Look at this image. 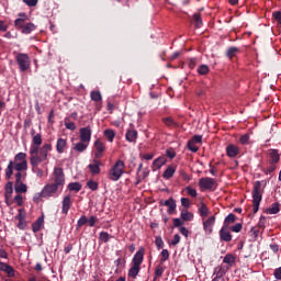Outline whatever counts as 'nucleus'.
Segmentation results:
<instances>
[{
	"label": "nucleus",
	"mask_w": 281,
	"mask_h": 281,
	"mask_svg": "<svg viewBox=\"0 0 281 281\" xmlns=\"http://www.w3.org/2000/svg\"><path fill=\"white\" fill-rule=\"evenodd\" d=\"M53 147L50 143H44L41 136L34 138V143H31L29 154L30 164H45L49 161V153H52Z\"/></svg>",
	"instance_id": "1"
},
{
	"label": "nucleus",
	"mask_w": 281,
	"mask_h": 281,
	"mask_svg": "<svg viewBox=\"0 0 281 281\" xmlns=\"http://www.w3.org/2000/svg\"><path fill=\"white\" fill-rule=\"evenodd\" d=\"M53 181L54 183H48L42 189L38 196H43V199L54 196V194L58 192V188L65 186V171H63V168L55 167L53 172Z\"/></svg>",
	"instance_id": "2"
},
{
	"label": "nucleus",
	"mask_w": 281,
	"mask_h": 281,
	"mask_svg": "<svg viewBox=\"0 0 281 281\" xmlns=\"http://www.w3.org/2000/svg\"><path fill=\"white\" fill-rule=\"evenodd\" d=\"M262 194H265V187H262V181L257 180L252 188V212L257 214L260 210V203L262 202Z\"/></svg>",
	"instance_id": "3"
},
{
	"label": "nucleus",
	"mask_w": 281,
	"mask_h": 281,
	"mask_svg": "<svg viewBox=\"0 0 281 281\" xmlns=\"http://www.w3.org/2000/svg\"><path fill=\"white\" fill-rule=\"evenodd\" d=\"M124 168H126L124 161L120 159L116 160V162L111 167L109 171L110 181H120L124 175Z\"/></svg>",
	"instance_id": "4"
},
{
	"label": "nucleus",
	"mask_w": 281,
	"mask_h": 281,
	"mask_svg": "<svg viewBox=\"0 0 281 281\" xmlns=\"http://www.w3.org/2000/svg\"><path fill=\"white\" fill-rule=\"evenodd\" d=\"M14 170H16V172L27 170V161L14 162L10 160L8 167L5 168V179H12Z\"/></svg>",
	"instance_id": "5"
},
{
	"label": "nucleus",
	"mask_w": 281,
	"mask_h": 281,
	"mask_svg": "<svg viewBox=\"0 0 281 281\" xmlns=\"http://www.w3.org/2000/svg\"><path fill=\"white\" fill-rule=\"evenodd\" d=\"M199 187L202 191L209 190L210 192H214L218 188V183H216L215 179L205 177L199 180Z\"/></svg>",
	"instance_id": "6"
},
{
	"label": "nucleus",
	"mask_w": 281,
	"mask_h": 281,
	"mask_svg": "<svg viewBox=\"0 0 281 281\" xmlns=\"http://www.w3.org/2000/svg\"><path fill=\"white\" fill-rule=\"evenodd\" d=\"M20 71H27L30 69V56L25 53H19L15 56Z\"/></svg>",
	"instance_id": "7"
},
{
	"label": "nucleus",
	"mask_w": 281,
	"mask_h": 281,
	"mask_svg": "<svg viewBox=\"0 0 281 281\" xmlns=\"http://www.w3.org/2000/svg\"><path fill=\"white\" fill-rule=\"evenodd\" d=\"M93 148L95 150L94 159H102V157H104V151L106 150L104 143H102L100 139H97L93 144Z\"/></svg>",
	"instance_id": "8"
},
{
	"label": "nucleus",
	"mask_w": 281,
	"mask_h": 281,
	"mask_svg": "<svg viewBox=\"0 0 281 281\" xmlns=\"http://www.w3.org/2000/svg\"><path fill=\"white\" fill-rule=\"evenodd\" d=\"M79 139L83 144H89V142H91V126L81 127L79 130Z\"/></svg>",
	"instance_id": "9"
},
{
	"label": "nucleus",
	"mask_w": 281,
	"mask_h": 281,
	"mask_svg": "<svg viewBox=\"0 0 281 281\" xmlns=\"http://www.w3.org/2000/svg\"><path fill=\"white\" fill-rule=\"evenodd\" d=\"M214 225H216V216L212 215L203 222L204 232L206 234H212Z\"/></svg>",
	"instance_id": "10"
},
{
	"label": "nucleus",
	"mask_w": 281,
	"mask_h": 281,
	"mask_svg": "<svg viewBox=\"0 0 281 281\" xmlns=\"http://www.w3.org/2000/svg\"><path fill=\"white\" fill-rule=\"evenodd\" d=\"M161 205H165V207H168L167 213L168 214H175L177 211V202L175 201V198H169L165 202H160Z\"/></svg>",
	"instance_id": "11"
},
{
	"label": "nucleus",
	"mask_w": 281,
	"mask_h": 281,
	"mask_svg": "<svg viewBox=\"0 0 281 281\" xmlns=\"http://www.w3.org/2000/svg\"><path fill=\"white\" fill-rule=\"evenodd\" d=\"M144 247H140L137 252L134 255L132 262L136 267H142V262H144Z\"/></svg>",
	"instance_id": "12"
},
{
	"label": "nucleus",
	"mask_w": 281,
	"mask_h": 281,
	"mask_svg": "<svg viewBox=\"0 0 281 281\" xmlns=\"http://www.w3.org/2000/svg\"><path fill=\"white\" fill-rule=\"evenodd\" d=\"M72 204L71 195H66L61 202V214H69V210H71Z\"/></svg>",
	"instance_id": "13"
},
{
	"label": "nucleus",
	"mask_w": 281,
	"mask_h": 281,
	"mask_svg": "<svg viewBox=\"0 0 281 281\" xmlns=\"http://www.w3.org/2000/svg\"><path fill=\"white\" fill-rule=\"evenodd\" d=\"M229 271V267L227 266H221L215 269L213 281H220L221 278H224L225 273Z\"/></svg>",
	"instance_id": "14"
},
{
	"label": "nucleus",
	"mask_w": 281,
	"mask_h": 281,
	"mask_svg": "<svg viewBox=\"0 0 281 281\" xmlns=\"http://www.w3.org/2000/svg\"><path fill=\"white\" fill-rule=\"evenodd\" d=\"M100 166H102V161L98 160L97 158L93 159L92 164L88 165V168L91 175L93 176L100 175L101 172Z\"/></svg>",
	"instance_id": "15"
},
{
	"label": "nucleus",
	"mask_w": 281,
	"mask_h": 281,
	"mask_svg": "<svg viewBox=\"0 0 281 281\" xmlns=\"http://www.w3.org/2000/svg\"><path fill=\"white\" fill-rule=\"evenodd\" d=\"M220 238L224 240V243H232V233H229V228L222 226L220 231Z\"/></svg>",
	"instance_id": "16"
},
{
	"label": "nucleus",
	"mask_w": 281,
	"mask_h": 281,
	"mask_svg": "<svg viewBox=\"0 0 281 281\" xmlns=\"http://www.w3.org/2000/svg\"><path fill=\"white\" fill-rule=\"evenodd\" d=\"M269 164L276 165L280 161V154L278 149H269L268 150Z\"/></svg>",
	"instance_id": "17"
},
{
	"label": "nucleus",
	"mask_w": 281,
	"mask_h": 281,
	"mask_svg": "<svg viewBox=\"0 0 281 281\" xmlns=\"http://www.w3.org/2000/svg\"><path fill=\"white\" fill-rule=\"evenodd\" d=\"M240 154V149L238 148V146L234 145V144H229L226 147V155L227 157L234 158L237 157V155Z\"/></svg>",
	"instance_id": "18"
},
{
	"label": "nucleus",
	"mask_w": 281,
	"mask_h": 281,
	"mask_svg": "<svg viewBox=\"0 0 281 281\" xmlns=\"http://www.w3.org/2000/svg\"><path fill=\"white\" fill-rule=\"evenodd\" d=\"M166 161H167V159L165 156H160V157L156 158L151 165L153 172H155V170H159L162 166H166Z\"/></svg>",
	"instance_id": "19"
},
{
	"label": "nucleus",
	"mask_w": 281,
	"mask_h": 281,
	"mask_svg": "<svg viewBox=\"0 0 281 281\" xmlns=\"http://www.w3.org/2000/svg\"><path fill=\"white\" fill-rule=\"evenodd\" d=\"M0 271L7 273L8 278H14V268L5 262H0Z\"/></svg>",
	"instance_id": "20"
},
{
	"label": "nucleus",
	"mask_w": 281,
	"mask_h": 281,
	"mask_svg": "<svg viewBox=\"0 0 281 281\" xmlns=\"http://www.w3.org/2000/svg\"><path fill=\"white\" fill-rule=\"evenodd\" d=\"M175 172H177L176 166H168L167 169L162 172V178L166 179V181L172 179L175 177Z\"/></svg>",
	"instance_id": "21"
},
{
	"label": "nucleus",
	"mask_w": 281,
	"mask_h": 281,
	"mask_svg": "<svg viewBox=\"0 0 281 281\" xmlns=\"http://www.w3.org/2000/svg\"><path fill=\"white\" fill-rule=\"evenodd\" d=\"M20 16L22 18H18L14 21V25L15 27H18V30H23L25 27V21H27V15L25 13H20Z\"/></svg>",
	"instance_id": "22"
},
{
	"label": "nucleus",
	"mask_w": 281,
	"mask_h": 281,
	"mask_svg": "<svg viewBox=\"0 0 281 281\" xmlns=\"http://www.w3.org/2000/svg\"><path fill=\"white\" fill-rule=\"evenodd\" d=\"M126 142L135 144L137 142V130H127L125 134Z\"/></svg>",
	"instance_id": "23"
},
{
	"label": "nucleus",
	"mask_w": 281,
	"mask_h": 281,
	"mask_svg": "<svg viewBox=\"0 0 281 281\" xmlns=\"http://www.w3.org/2000/svg\"><path fill=\"white\" fill-rule=\"evenodd\" d=\"M198 212H199L201 218H203V220L210 215V209L207 207V204H205V202L200 203Z\"/></svg>",
	"instance_id": "24"
},
{
	"label": "nucleus",
	"mask_w": 281,
	"mask_h": 281,
	"mask_svg": "<svg viewBox=\"0 0 281 281\" xmlns=\"http://www.w3.org/2000/svg\"><path fill=\"white\" fill-rule=\"evenodd\" d=\"M32 166V172H34V175H36V177H38L40 179H42V177H44L45 171H43V169H41L38 166H41V162H31Z\"/></svg>",
	"instance_id": "25"
},
{
	"label": "nucleus",
	"mask_w": 281,
	"mask_h": 281,
	"mask_svg": "<svg viewBox=\"0 0 281 281\" xmlns=\"http://www.w3.org/2000/svg\"><path fill=\"white\" fill-rule=\"evenodd\" d=\"M67 147V139L58 138L56 143V150L59 155L65 153V148Z\"/></svg>",
	"instance_id": "26"
},
{
	"label": "nucleus",
	"mask_w": 281,
	"mask_h": 281,
	"mask_svg": "<svg viewBox=\"0 0 281 281\" xmlns=\"http://www.w3.org/2000/svg\"><path fill=\"white\" fill-rule=\"evenodd\" d=\"M139 271H142V267L135 266L133 263V266L128 270V278H133V280H137V276H139Z\"/></svg>",
	"instance_id": "27"
},
{
	"label": "nucleus",
	"mask_w": 281,
	"mask_h": 281,
	"mask_svg": "<svg viewBox=\"0 0 281 281\" xmlns=\"http://www.w3.org/2000/svg\"><path fill=\"white\" fill-rule=\"evenodd\" d=\"M234 223H236V216L234 215V213H229L224 220L223 227L229 229L232 227L229 225H234Z\"/></svg>",
	"instance_id": "28"
},
{
	"label": "nucleus",
	"mask_w": 281,
	"mask_h": 281,
	"mask_svg": "<svg viewBox=\"0 0 281 281\" xmlns=\"http://www.w3.org/2000/svg\"><path fill=\"white\" fill-rule=\"evenodd\" d=\"M14 191L16 192V194H25V192H27V184L23 182H15Z\"/></svg>",
	"instance_id": "29"
},
{
	"label": "nucleus",
	"mask_w": 281,
	"mask_h": 281,
	"mask_svg": "<svg viewBox=\"0 0 281 281\" xmlns=\"http://www.w3.org/2000/svg\"><path fill=\"white\" fill-rule=\"evenodd\" d=\"M103 137H105L110 144H113V139H115V132L111 128L104 130Z\"/></svg>",
	"instance_id": "30"
},
{
	"label": "nucleus",
	"mask_w": 281,
	"mask_h": 281,
	"mask_svg": "<svg viewBox=\"0 0 281 281\" xmlns=\"http://www.w3.org/2000/svg\"><path fill=\"white\" fill-rule=\"evenodd\" d=\"M87 148H89V143H83L80 140L79 143L75 144L74 150H76V153H85Z\"/></svg>",
	"instance_id": "31"
},
{
	"label": "nucleus",
	"mask_w": 281,
	"mask_h": 281,
	"mask_svg": "<svg viewBox=\"0 0 281 281\" xmlns=\"http://www.w3.org/2000/svg\"><path fill=\"white\" fill-rule=\"evenodd\" d=\"M12 192H14L12 181H9L4 187V199H12Z\"/></svg>",
	"instance_id": "32"
},
{
	"label": "nucleus",
	"mask_w": 281,
	"mask_h": 281,
	"mask_svg": "<svg viewBox=\"0 0 281 281\" xmlns=\"http://www.w3.org/2000/svg\"><path fill=\"white\" fill-rule=\"evenodd\" d=\"M236 54H240V48L236 47V46H231L228 47V49L226 50V57L227 58H234L236 56Z\"/></svg>",
	"instance_id": "33"
},
{
	"label": "nucleus",
	"mask_w": 281,
	"mask_h": 281,
	"mask_svg": "<svg viewBox=\"0 0 281 281\" xmlns=\"http://www.w3.org/2000/svg\"><path fill=\"white\" fill-rule=\"evenodd\" d=\"M223 262H224V265H228L226 267H228V269H229V267H234V265L236 262V257H234V255L228 254L224 257Z\"/></svg>",
	"instance_id": "34"
},
{
	"label": "nucleus",
	"mask_w": 281,
	"mask_h": 281,
	"mask_svg": "<svg viewBox=\"0 0 281 281\" xmlns=\"http://www.w3.org/2000/svg\"><path fill=\"white\" fill-rule=\"evenodd\" d=\"M180 216L184 223H186V221L194 220V214H192L191 212H188V209L182 210L180 213Z\"/></svg>",
	"instance_id": "35"
},
{
	"label": "nucleus",
	"mask_w": 281,
	"mask_h": 281,
	"mask_svg": "<svg viewBox=\"0 0 281 281\" xmlns=\"http://www.w3.org/2000/svg\"><path fill=\"white\" fill-rule=\"evenodd\" d=\"M162 123L169 128H175V126H177V122H175V119H172V116L162 117Z\"/></svg>",
	"instance_id": "36"
},
{
	"label": "nucleus",
	"mask_w": 281,
	"mask_h": 281,
	"mask_svg": "<svg viewBox=\"0 0 281 281\" xmlns=\"http://www.w3.org/2000/svg\"><path fill=\"white\" fill-rule=\"evenodd\" d=\"M43 222L44 218L43 217H38L32 225V229L34 232V234H36V232H41V227H43Z\"/></svg>",
	"instance_id": "37"
},
{
	"label": "nucleus",
	"mask_w": 281,
	"mask_h": 281,
	"mask_svg": "<svg viewBox=\"0 0 281 281\" xmlns=\"http://www.w3.org/2000/svg\"><path fill=\"white\" fill-rule=\"evenodd\" d=\"M280 212V202H274L267 209V214H278Z\"/></svg>",
	"instance_id": "38"
},
{
	"label": "nucleus",
	"mask_w": 281,
	"mask_h": 281,
	"mask_svg": "<svg viewBox=\"0 0 281 281\" xmlns=\"http://www.w3.org/2000/svg\"><path fill=\"white\" fill-rule=\"evenodd\" d=\"M34 30H36V25H34V23H32V22L26 23L24 25V27L22 29V34H32V32H34Z\"/></svg>",
	"instance_id": "39"
},
{
	"label": "nucleus",
	"mask_w": 281,
	"mask_h": 281,
	"mask_svg": "<svg viewBox=\"0 0 281 281\" xmlns=\"http://www.w3.org/2000/svg\"><path fill=\"white\" fill-rule=\"evenodd\" d=\"M68 190H70V192H80V190H82V184H80V182H70L68 184Z\"/></svg>",
	"instance_id": "40"
},
{
	"label": "nucleus",
	"mask_w": 281,
	"mask_h": 281,
	"mask_svg": "<svg viewBox=\"0 0 281 281\" xmlns=\"http://www.w3.org/2000/svg\"><path fill=\"white\" fill-rule=\"evenodd\" d=\"M90 98L93 102H102V93L100 91H91Z\"/></svg>",
	"instance_id": "41"
},
{
	"label": "nucleus",
	"mask_w": 281,
	"mask_h": 281,
	"mask_svg": "<svg viewBox=\"0 0 281 281\" xmlns=\"http://www.w3.org/2000/svg\"><path fill=\"white\" fill-rule=\"evenodd\" d=\"M27 154L25 153H18L14 157V161L13 162H23V161H27Z\"/></svg>",
	"instance_id": "42"
},
{
	"label": "nucleus",
	"mask_w": 281,
	"mask_h": 281,
	"mask_svg": "<svg viewBox=\"0 0 281 281\" xmlns=\"http://www.w3.org/2000/svg\"><path fill=\"white\" fill-rule=\"evenodd\" d=\"M198 74L200 76H207V74H210V67L207 65H201L199 68H198Z\"/></svg>",
	"instance_id": "43"
},
{
	"label": "nucleus",
	"mask_w": 281,
	"mask_h": 281,
	"mask_svg": "<svg viewBox=\"0 0 281 281\" xmlns=\"http://www.w3.org/2000/svg\"><path fill=\"white\" fill-rule=\"evenodd\" d=\"M160 263L164 265V262H166V260H168L170 258V251H168V249H162V251L160 252Z\"/></svg>",
	"instance_id": "44"
},
{
	"label": "nucleus",
	"mask_w": 281,
	"mask_h": 281,
	"mask_svg": "<svg viewBox=\"0 0 281 281\" xmlns=\"http://www.w3.org/2000/svg\"><path fill=\"white\" fill-rule=\"evenodd\" d=\"M25 177H27V173H23L21 171H18L15 173V183H22L23 181H25Z\"/></svg>",
	"instance_id": "45"
},
{
	"label": "nucleus",
	"mask_w": 281,
	"mask_h": 281,
	"mask_svg": "<svg viewBox=\"0 0 281 281\" xmlns=\"http://www.w3.org/2000/svg\"><path fill=\"white\" fill-rule=\"evenodd\" d=\"M113 238L112 236H110L109 233L106 232H101L99 234V239L102 241V243H109V239Z\"/></svg>",
	"instance_id": "46"
},
{
	"label": "nucleus",
	"mask_w": 281,
	"mask_h": 281,
	"mask_svg": "<svg viewBox=\"0 0 281 281\" xmlns=\"http://www.w3.org/2000/svg\"><path fill=\"white\" fill-rule=\"evenodd\" d=\"M186 192L189 196H192V199H196V196L199 195V193L195 191V189H192V187H186Z\"/></svg>",
	"instance_id": "47"
},
{
	"label": "nucleus",
	"mask_w": 281,
	"mask_h": 281,
	"mask_svg": "<svg viewBox=\"0 0 281 281\" xmlns=\"http://www.w3.org/2000/svg\"><path fill=\"white\" fill-rule=\"evenodd\" d=\"M20 223H25V209H20L19 214L15 216Z\"/></svg>",
	"instance_id": "48"
},
{
	"label": "nucleus",
	"mask_w": 281,
	"mask_h": 281,
	"mask_svg": "<svg viewBox=\"0 0 281 281\" xmlns=\"http://www.w3.org/2000/svg\"><path fill=\"white\" fill-rule=\"evenodd\" d=\"M249 134H244L239 137V144H241V146H247L249 145Z\"/></svg>",
	"instance_id": "49"
},
{
	"label": "nucleus",
	"mask_w": 281,
	"mask_h": 281,
	"mask_svg": "<svg viewBox=\"0 0 281 281\" xmlns=\"http://www.w3.org/2000/svg\"><path fill=\"white\" fill-rule=\"evenodd\" d=\"M164 271H166V269L161 267V265H158L155 269V278H161L164 276Z\"/></svg>",
	"instance_id": "50"
},
{
	"label": "nucleus",
	"mask_w": 281,
	"mask_h": 281,
	"mask_svg": "<svg viewBox=\"0 0 281 281\" xmlns=\"http://www.w3.org/2000/svg\"><path fill=\"white\" fill-rule=\"evenodd\" d=\"M193 21L195 23V27H201V25H203V20L199 13L193 14Z\"/></svg>",
	"instance_id": "51"
},
{
	"label": "nucleus",
	"mask_w": 281,
	"mask_h": 281,
	"mask_svg": "<svg viewBox=\"0 0 281 281\" xmlns=\"http://www.w3.org/2000/svg\"><path fill=\"white\" fill-rule=\"evenodd\" d=\"M228 229H231V232H234L235 234H240V232H243V224L237 223L234 226H231Z\"/></svg>",
	"instance_id": "52"
},
{
	"label": "nucleus",
	"mask_w": 281,
	"mask_h": 281,
	"mask_svg": "<svg viewBox=\"0 0 281 281\" xmlns=\"http://www.w3.org/2000/svg\"><path fill=\"white\" fill-rule=\"evenodd\" d=\"M87 187L89 188V190H92V192H95V190H98L99 184L98 182L93 181V180H89L87 182Z\"/></svg>",
	"instance_id": "53"
},
{
	"label": "nucleus",
	"mask_w": 281,
	"mask_h": 281,
	"mask_svg": "<svg viewBox=\"0 0 281 281\" xmlns=\"http://www.w3.org/2000/svg\"><path fill=\"white\" fill-rule=\"evenodd\" d=\"M188 149L191 150V153H199V147L196 146V143H193L192 140L188 142Z\"/></svg>",
	"instance_id": "54"
},
{
	"label": "nucleus",
	"mask_w": 281,
	"mask_h": 281,
	"mask_svg": "<svg viewBox=\"0 0 281 281\" xmlns=\"http://www.w3.org/2000/svg\"><path fill=\"white\" fill-rule=\"evenodd\" d=\"M155 245L157 249H164V239L161 238V236H156Z\"/></svg>",
	"instance_id": "55"
},
{
	"label": "nucleus",
	"mask_w": 281,
	"mask_h": 281,
	"mask_svg": "<svg viewBox=\"0 0 281 281\" xmlns=\"http://www.w3.org/2000/svg\"><path fill=\"white\" fill-rule=\"evenodd\" d=\"M87 223H88L87 216H86V215H82V216L78 220V222H77V227L80 228V227H82L83 225H87Z\"/></svg>",
	"instance_id": "56"
},
{
	"label": "nucleus",
	"mask_w": 281,
	"mask_h": 281,
	"mask_svg": "<svg viewBox=\"0 0 281 281\" xmlns=\"http://www.w3.org/2000/svg\"><path fill=\"white\" fill-rule=\"evenodd\" d=\"M98 223V217L94 216V215H91L89 218H88V224H89V227H95V224Z\"/></svg>",
	"instance_id": "57"
},
{
	"label": "nucleus",
	"mask_w": 281,
	"mask_h": 281,
	"mask_svg": "<svg viewBox=\"0 0 281 281\" xmlns=\"http://www.w3.org/2000/svg\"><path fill=\"white\" fill-rule=\"evenodd\" d=\"M179 243H181V236H179V234H176L171 239L170 245L176 247V245H179Z\"/></svg>",
	"instance_id": "58"
},
{
	"label": "nucleus",
	"mask_w": 281,
	"mask_h": 281,
	"mask_svg": "<svg viewBox=\"0 0 281 281\" xmlns=\"http://www.w3.org/2000/svg\"><path fill=\"white\" fill-rule=\"evenodd\" d=\"M180 203H181L182 207H184L186 210H188V207H190V199H188V198H181Z\"/></svg>",
	"instance_id": "59"
},
{
	"label": "nucleus",
	"mask_w": 281,
	"mask_h": 281,
	"mask_svg": "<svg viewBox=\"0 0 281 281\" xmlns=\"http://www.w3.org/2000/svg\"><path fill=\"white\" fill-rule=\"evenodd\" d=\"M184 221L183 220H181V218H179V217H176V218H173V227H181L182 225H184Z\"/></svg>",
	"instance_id": "60"
},
{
	"label": "nucleus",
	"mask_w": 281,
	"mask_h": 281,
	"mask_svg": "<svg viewBox=\"0 0 281 281\" xmlns=\"http://www.w3.org/2000/svg\"><path fill=\"white\" fill-rule=\"evenodd\" d=\"M14 201L16 205L21 207V205H23V195H21V193H18V195L14 196Z\"/></svg>",
	"instance_id": "61"
},
{
	"label": "nucleus",
	"mask_w": 281,
	"mask_h": 281,
	"mask_svg": "<svg viewBox=\"0 0 281 281\" xmlns=\"http://www.w3.org/2000/svg\"><path fill=\"white\" fill-rule=\"evenodd\" d=\"M190 140L193 142V144H201L203 142V136L194 135Z\"/></svg>",
	"instance_id": "62"
},
{
	"label": "nucleus",
	"mask_w": 281,
	"mask_h": 281,
	"mask_svg": "<svg viewBox=\"0 0 281 281\" xmlns=\"http://www.w3.org/2000/svg\"><path fill=\"white\" fill-rule=\"evenodd\" d=\"M65 126L68 131H76V123L74 122H65Z\"/></svg>",
	"instance_id": "63"
},
{
	"label": "nucleus",
	"mask_w": 281,
	"mask_h": 281,
	"mask_svg": "<svg viewBox=\"0 0 281 281\" xmlns=\"http://www.w3.org/2000/svg\"><path fill=\"white\" fill-rule=\"evenodd\" d=\"M274 278L281 280V267L274 270Z\"/></svg>",
	"instance_id": "64"
}]
</instances>
